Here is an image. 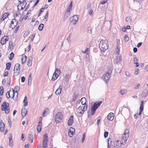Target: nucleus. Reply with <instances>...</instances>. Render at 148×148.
<instances>
[{
	"instance_id": "obj_13",
	"label": "nucleus",
	"mask_w": 148,
	"mask_h": 148,
	"mask_svg": "<svg viewBox=\"0 0 148 148\" xmlns=\"http://www.w3.org/2000/svg\"><path fill=\"white\" fill-rule=\"evenodd\" d=\"M9 39L8 37V36H5L2 38L1 40V43L2 45H3L5 44L7 42Z\"/></svg>"
},
{
	"instance_id": "obj_40",
	"label": "nucleus",
	"mask_w": 148,
	"mask_h": 148,
	"mask_svg": "<svg viewBox=\"0 0 148 148\" xmlns=\"http://www.w3.org/2000/svg\"><path fill=\"white\" fill-rule=\"evenodd\" d=\"M124 40L126 42H127L129 40V38L128 37L127 35L125 34V35Z\"/></svg>"
},
{
	"instance_id": "obj_22",
	"label": "nucleus",
	"mask_w": 148,
	"mask_h": 148,
	"mask_svg": "<svg viewBox=\"0 0 148 148\" xmlns=\"http://www.w3.org/2000/svg\"><path fill=\"white\" fill-rule=\"evenodd\" d=\"M32 61V57H30L29 58L28 61L27 65L29 66H31Z\"/></svg>"
},
{
	"instance_id": "obj_18",
	"label": "nucleus",
	"mask_w": 148,
	"mask_h": 148,
	"mask_svg": "<svg viewBox=\"0 0 148 148\" xmlns=\"http://www.w3.org/2000/svg\"><path fill=\"white\" fill-rule=\"evenodd\" d=\"M114 114L112 112L109 113L108 115L107 118L108 119L112 121L114 118Z\"/></svg>"
},
{
	"instance_id": "obj_48",
	"label": "nucleus",
	"mask_w": 148,
	"mask_h": 148,
	"mask_svg": "<svg viewBox=\"0 0 148 148\" xmlns=\"http://www.w3.org/2000/svg\"><path fill=\"white\" fill-rule=\"evenodd\" d=\"M138 61V59L136 57H135L134 58V63L135 64L136 63H137Z\"/></svg>"
},
{
	"instance_id": "obj_5",
	"label": "nucleus",
	"mask_w": 148,
	"mask_h": 148,
	"mask_svg": "<svg viewBox=\"0 0 148 148\" xmlns=\"http://www.w3.org/2000/svg\"><path fill=\"white\" fill-rule=\"evenodd\" d=\"M112 72V70H110L107 73L103 75L102 78L103 80L106 81V82H108L110 79Z\"/></svg>"
},
{
	"instance_id": "obj_36",
	"label": "nucleus",
	"mask_w": 148,
	"mask_h": 148,
	"mask_svg": "<svg viewBox=\"0 0 148 148\" xmlns=\"http://www.w3.org/2000/svg\"><path fill=\"white\" fill-rule=\"evenodd\" d=\"M73 131H72L71 130H69L68 131V135L70 137H71L73 135Z\"/></svg>"
},
{
	"instance_id": "obj_43",
	"label": "nucleus",
	"mask_w": 148,
	"mask_h": 148,
	"mask_svg": "<svg viewBox=\"0 0 148 148\" xmlns=\"http://www.w3.org/2000/svg\"><path fill=\"white\" fill-rule=\"evenodd\" d=\"M11 90H10V91H8L6 94V97L8 98H10V92H11Z\"/></svg>"
},
{
	"instance_id": "obj_59",
	"label": "nucleus",
	"mask_w": 148,
	"mask_h": 148,
	"mask_svg": "<svg viewBox=\"0 0 148 148\" xmlns=\"http://www.w3.org/2000/svg\"><path fill=\"white\" fill-rule=\"evenodd\" d=\"M5 127H0V131L1 132H3L4 130Z\"/></svg>"
},
{
	"instance_id": "obj_6",
	"label": "nucleus",
	"mask_w": 148,
	"mask_h": 148,
	"mask_svg": "<svg viewBox=\"0 0 148 148\" xmlns=\"http://www.w3.org/2000/svg\"><path fill=\"white\" fill-rule=\"evenodd\" d=\"M63 115L61 112H58L55 115V121L57 123H60L61 122Z\"/></svg>"
},
{
	"instance_id": "obj_10",
	"label": "nucleus",
	"mask_w": 148,
	"mask_h": 148,
	"mask_svg": "<svg viewBox=\"0 0 148 148\" xmlns=\"http://www.w3.org/2000/svg\"><path fill=\"white\" fill-rule=\"evenodd\" d=\"M18 23V21L16 18L13 19L11 22L10 28H11L12 29H14Z\"/></svg>"
},
{
	"instance_id": "obj_8",
	"label": "nucleus",
	"mask_w": 148,
	"mask_h": 148,
	"mask_svg": "<svg viewBox=\"0 0 148 148\" xmlns=\"http://www.w3.org/2000/svg\"><path fill=\"white\" fill-rule=\"evenodd\" d=\"M60 73V70L58 68L56 69V71L53 73L51 80L54 81L56 80L59 77Z\"/></svg>"
},
{
	"instance_id": "obj_1",
	"label": "nucleus",
	"mask_w": 148,
	"mask_h": 148,
	"mask_svg": "<svg viewBox=\"0 0 148 148\" xmlns=\"http://www.w3.org/2000/svg\"><path fill=\"white\" fill-rule=\"evenodd\" d=\"M129 136V131L128 130H126L124 132V134L122 135V138L121 140L120 141H117L116 144L114 145L115 148H120V147L123 148L126 143L127 140Z\"/></svg>"
},
{
	"instance_id": "obj_51",
	"label": "nucleus",
	"mask_w": 148,
	"mask_h": 148,
	"mask_svg": "<svg viewBox=\"0 0 148 148\" xmlns=\"http://www.w3.org/2000/svg\"><path fill=\"white\" fill-rule=\"evenodd\" d=\"M11 82V78L10 77L9 78V80L8 81V83L7 84V86H9L10 85V84Z\"/></svg>"
},
{
	"instance_id": "obj_27",
	"label": "nucleus",
	"mask_w": 148,
	"mask_h": 148,
	"mask_svg": "<svg viewBox=\"0 0 148 148\" xmlns=\"http://www.w3.org/2000/svg\"><path fill=\"white\" fill-rule=\"evenodd\" d=\"M23 102L24 103V106H26L28 105V103L27 101V98L26 96H25L23 101Z\"/></svg>"
},
{
	"instance_id": "obj_20",
	"label": "nucleus",
	"mask_w": 148,
	"mask_h": 148,
	"mask_svg": "<svg viewBox=\"0 0 148 148\" xmlns=\"http://www.w3.org/2000/svg\"><path fill=\"white\" fill-rule=\"evenodd\" d=\"M9 15V13L8 12H6L5 13L3 14V15L1 18V20L2 21H3L6 19Z\"/></svg>"
},
{
	"instance_id": "obj_4",
	"label": "nucleus",
	"mask_w": 148,
	"mask_h": 148,
	"mask_svg": "<svg viewBox=\"0 0 148 148\" xmlns=\"http://www.w3.org/2000/svg\"><path fill=\"white\" fill-rule=\"evenodd\" d=\"M1 110L5 111L6 114H8L10 112V106L9 103L5 101L3 102L1 107Z\"/></svg>"
},
{
	"instance_id": "obj_64",
	"label": "nucleus",
	"mask_w": 148,
	"mask_h": 148,
	"mask_svg": "<svg viewBox=\"0 0 148 148\" xmlns=\"http://www.w3.org/2000/svg\"><path fill=\"white\" fill-rule=\"evenodd\" d=\"M142 42H139V43L138 44V45H137V47H140L141 45H142Z\"/></svg>"
},
{
	"instance_id": "obj_29",
	"label": "nucleus",
	"mask_w": 148,
	"mask_h": 148,
	"mask_svg": "<svg viewBox=\"0 0 148 148\" xmlns=\"http://www.w3.org/2000/svg\"><path fill=\"white\" fill-rule=\"evenodd\" d=\"M81 103L82 105H85L86 102V99L84 97L82 98L81 99Z\"/></svg>"
},
{
	"instance_id": "obj_49",
	"label": "nucleus",
	"mask_w": 148,
	"mask_h": 148,
	"mask_svg": "<svg viewBox=\"0 0 148 148\" xmlns=\"http://www.w3.org/2000/svg\"><path fill=\"white\" fill-rule=\"evenodd\" d=\"M86 137V134L85 133H84L83 136V138L82 139V142L83 143L84 140L85 138Z\"/></svg>"
},
{
	"instance_id": "obj_26",
	"label": "nucleus",
	"mask_w": 148,
	"mask_h": 148,
	"mask_svg": "<svg viewBox=\"0 0 148 148\" xmlns=\"http://www.w3.org/2000/svg\"><path fill=\"white\" fill-rule=\"evenodd\" d=\"M148 91L146 89L144 90L142 92V95L143 96L146 97L148 95L147 92Z\"/></svg>"
},
{
	"instance_id": "obj_28",
	"label": "nucleus",
	"mask_w": 148,
	"mask_h": 148,
	"mask_svg": "<svg viewBox=\"0 0 148 148\" xmlns=\"http://www.w3.org/2000/svg\"><path fill=\"white\" fill-rule=\"evenodd\" d=\"M26 59L27 56H26L24 55L21 58V62H22V64H23L26 61Z\"/></svg>"
},
{
	"instance_id": "obj_15",
	"label": "nucleus",
	"mask_w": 148,
	"mask_h": 148,
	"mask_svg": "<svg viewBox=\"0 0 148 148\" xmlns=\"http://www.w3.org/2000/svg\"><path fill=\"white\" fill-rule=\"evenodd\" d=\"M73 116H71L68 121V124L69 126H71L73 123Z\"/></svg>"
},
{
	"instance_id": "obj_30",
	"label": "nucleus",
	"mask_w": 148,
	"mask_h": 148,
	"mask_svg": "<svg viewBox=\"0 0 148 148\" xmlns=\"http://www.w3.org/2000/svg\"><path fill=\"white\" fill-rule=\"evenodd\" d=\"M11 62H9L6 64V69L8 70H9L10 69L11 66Z\"/></svg>"
},
{
	"instance_id": "obj_54",
	"label": "nucleus",
	"mask_w": 148,
	"mask_h": 148,
	"mask_svg": "<svg viewBox=\"0 0 148 148\" xmlns=\"http://www.w3.org/2000/svg\"><path fill=\"white\" fill-rule=\"evenodd\" d=\"M35 34L33 33L32 36L31 40L32 41V42H33V41L34 40V37H35Z\"/></svg>"
},
{
	"instance_id": "obj_14",
	"label": "nucleus",
	"mask_w": 148,
	"mask_h": 148,
	"mask_svg": "<svg viewBox=\"0 0 148 148\" xmlns=\"http://www.w3.org/2000/svg\"><path fill=\"white\" fill-rule=\"evenodd\" d=\"M122 57L121 56H118L115 58L114 61V63L116 64L120 63L122 61Z\"/></svg>"
},
{
	"instance_id": "obj_62",
	"label": "nucleus",
	"mask_w": 148,
	"mask_h": 148,
	"mask_svg": "<svg viewBox=\"0 0 148 148\" xmlns=\"http://www.w3.org/2000/svg\"><path fill=\"white\" fill-rule=\"evenodd\" d=\"M9 46L10 47V48H13V47H14L13 44H10V43H9Z\"/></svg>"
},
{
	"instance_id": "obj_32",
	"label": "nucleus",
	"mask_w": 148,
	"mask_h": 148,
	"mask_svg": "<svg viewBox=\"0 0 148 148\" xmlns=\"http://www.w3.org/2000/svg\"><path fill=\"white\" fill-rule=\"evenodd\" d=\"M44 25L42 23H41L40 25H39L38 29L40 31H42V29L44 27Z\"/></svg>"
},
{
	"instance_id": "obj_42",
	"label": "nucleus",
	"mask_w": 148,
	"mask_h": 148,
	"mask_svg": "<svg viewBox=\"0 0 148 148\" xmlns=\"http://www.w3.org/2000/svg\"><path fill=\"white\" fill-rule=\"evenodd\" d=\"M72 2L71 1L69 5V6L67 10H70L71 9V8H72Z\"/></svg>"
},
{
	"instance_id": "obj_57",
	"label": "nucleus",
	"mask_w": 148,
	"mask_h": 148,
	"mask_svg": "<svg viewBox=\"0 0 148 148\" xmlns=\"http://www.w3.org/2000/svg\"><path fill=\"white\" fill-rule=\"evenodd\" d=\"M138 70L139 69H136V70H135L134 74L135 75H137L138 74Z\"/></svg>"
},
{
	"instance_id": "obj_21",
	"label": "nucleus",
	"mask_w": 148,
	"mask_h": 148,
	"mask_svg": "<svg viewBox=\"0 0 148 148\" xmlns=\"http://www.w3.org/2000/svg\"><path fill=\"white\" fill-rule=\"evenodd\" d=\"M70 75L69 74H67L64 77V79L67 83L69 82V80L70 78Z\"/></svg>"
},
{
	"instance_id": "obj_41",
	"label": "nucleus",
	"mask_w": 148,
	"mask_h": 148,
	"mask_svg": "<svg viewBox=\"0 0 148 148\" xmlns=\"http://www.w3.org/2000/svg\"><path fill=\"white\" fill-rule=\"evenodd\" d=\"M31 46L30 44H29L27 47V48L26 49H25V51L27 52L29 51L31 49Z\"/></svg>"
},
{
	"instance_id": "obj_63",
	"label": "nucleus",
	"mask_w": 148,
	"mask_h": 148,
	"mask_svg": "<svg viewBox=\"0 0 148 148\" xmlns=\"http://www.w3.org/2000/svg\"><path fill=\"white\" fill-rule=\"evenodd\" d=\"M125 74L127 76H129L130 74L128 72L126 71L125 72Z\"/></svg>"
},
{
	"instance_id": "obj_16",
	"label": "nucleus",
	"mask_w": 148,
	"mask_h": 148,
	"mask_svg": "<svg viewBox=\"0 0 148 148\" xmlns=\"http://www.w3.org/2000/svg\"><path fill=\"white\" fill-rule=\"evenodd\" d=\"M27 114V109L25 108H22L21 110V115L23 118Z\"/></svg>"
},
{
	"instance_id": "obj_60",
	"label": "nucleus",
	"mask_w": 148,
	"mask_h": 148,
	"mask_svg": "<svg viewBox=\"0 0 148 148\" xmlns=\"http://www.w3.org/2000/svg\"><path fill=\"white\" fill-rule=\"evenodd\" d=\"M137 49L136 47H134L133 48V51L134 53H135L137 52Z\"/></svg>"
},
{
	"instance_id": "obj_35",
	"label": "nucleus",
	"mask_w": 148,
	"mask_h": 148,
	"mask_svg": "<svg viewBox=\"0 0 148 148\" xmlns=\"http://www.w3.org/2000/svg\"><path fill=\"white\" fill-rule=\"evenodd\" d=\"M3 87L1 86L0 87V95L2 96L3 93Z\"/></svg>"
},
{
	"instance_id": "obj_53",
	"label": "nucleus",
	"mask_w": 148,
	"mask_h": 148,
	"mask_svg": "<svg viewBox=\"0 0 148 148\" xmlns=\"http://www.w3.org/2000/svg\"><path fill=\"white\" fill-rule=\"evenodd\" d=\"M101 118L100 117H98V119L97 120V125L98 126V125L99 124V121H100V120H101Z\"/></svg>"
},
{
	"instance_id": "obj_23",
	"label": "nucleus",
	"mask_w": 148,
	"mask_h": 148,
	"mask_svg": "<svg viewBox=\"0 0 148 148\" xmlns=\"http://www.w3.org/2000/svg\"><path fill=\"white\" fill-rule=\"evenodd\" d=\"M78 96V94L76 92H74V94L72 97V101H75V100H76V99L77 98Z\"/></svg>"
},
{
	"instance_id": "obj_37",
	"label": "nucleus",
	"mask_w": 148,
	"mask_h": 148,
	"mask_svg": "<svg viewBox=\"0 0 148 148\" xmlns=\"http://www.w3.org/2000/svg\"><path fill=\"white\" fill-rule=\"evenodd\" d=\"M140 87V84L137 83L134 86V88L136 89H138Z\"/></svg>"
},
{
	"instance_id": "obj_38",
	"label": "nucleus",
	"mask_w": 148,
	"mask_h": 148,
	"mask_svg": "<svg viewBox=\"0 0 148 148\" xmlns=\"http://www.w3.org/2000/svg\"><path fill=\"white\" fill-rule=\"evenodd\" d=\"M18 1L19 2L22 3L23 5H26L27 3L25 1L26 0H18Z\"/></svg>"
},
{
	"instance_id": "obj_7",
	"label": "nucleus",
	"mask_w": 148,
	"mask_h": 148,
	"mask_svg": "<svg viewBox=\"0 0 148 148\" xmlns=\"http://www.w3.org/2000/svg\"><path fill=\"white\" fill-rule=\"evenodd\" d=\"M20 65L18 63L16 64L14 67V76H17L20 73Z\"/></svg>"
},
{
	"instance_id": "obj_17",
	"label": "nucleus",
	"mask_w": 148,
	"mask_h": 148,
	"mask_svg": "<svg viewBox=\"0 0 148 148\" xmlns=\"http://www.w3.org/2000/svg\"><path fill=\"white\" fill-rule=\"evenodd\" d=\"M70 10H67L65 13L64 17L63 19L64 21L66 20L70 16Z\"/></svg>"
},
{
	"instance_id": "obj_33",
	"label": "nucleus",
	"mask_w": 148,
	"mask_h": 148,
	"mask_svg": "<svg viewBox=\"0 0 148 148\" xmlns=\"http://www.w3.org/2000/svg\"><path fill=\"white\" fill-rule=\"evenodd\" d=\"M14 54L13 52H12L9 55V57L10 60H12L14 57Z\"/></svg>"
},
{
	"instance_id": "obj_2",
	"label": "nucleus",
	"mask_w": 148,
	"mask_h": 148,
	"mask_svg": "<svg viewBox=\"0 0 148 148\" xmlns=\"http://www.w3.org/2000/svg\"><path fill=\"white\" fill-rule=\"evenodd\" d=\"M102 103L101 101H98L95 103L92 106L90 110H88V117L90 116H92L94 114L96 111V110L98 107Z\"/></svg>"
},
{
	"instance_id": "obj_11",
	"label": "nucleus",
	"mask_w": 148,
	"mask_h": 148,
	"mask_svg": "<svg viewBox=\"0 0 148 148\" xmlns=\"http://www.w3.org/2000/svg\"><path fill=\"white\" fill-rule=\"evenodd\" d=\"M78 19V16L77 15H74L72 17H70V20L71 22L73 24H75Z\"/></svg>"
},
{
	"instance_id": "obj_45",
	"label": "nucleus",
	"mask_w": 148,
	"mask_h": 148,
	"mask_svg": "<svg viewBox=\"0 0 148 148\" xmlns=\"http://www.w3.org/2000/svg\"><path fill=\"white\" fill-rule=\"evenodd\" d=\"M88 33L89 34H91V28L90 27H88L87 29Z\"/></svg>"
},
{
	"instance_id": "obj_55",
	"label": "nucleus",
	"mask_w": 148,
	"mask_h": 148,
	"mask_svg": "<svg viewBox=\"0 0 148 148\" xmlns=\"http://www.w3.org/2000/svg\"><path fill=\"white\" fill-rule=\"evenodd\" d=\"M19 27V26H17L16 27V29H15V30L14 31V33H17V32L18 31V30Z\"/></svg>"
},
{
	"instance_id": "obj_3",
	"label": "nucleus",
	"mask_w": 148,
	"mask_h": 148,
	"mask_svg": "<svg viewBox=\"0 0 148 148\" xmlns=\"http://www.w3.org/2000/svg\"><path fill=\"white\" fill-rule=\"evenodd\" d=\"M99 48L101 51L103 52L108 49V44L106 40H101L99 45Z\"/></svg>"
},
{
	"instance_id": "obj_52",
	"label": "nucleus",
	"mask_w": 148,
	"mask_h": 148,
	"mask_svg": "<svg viewBox=\"0 0 148 148\" xmlns=\"http://www.w3.org/2000/svg\"><path fill=\"white\" fill-rule=\"evenodd\" d=\"M8 74V72L7 71H5L3 74V76L4 77L7 76Z\"/></svg>"
},
{
	"instance_id": "obj_39",
	"label": "nucleus",
	"mask_w": 148,
	"mask_h": 148,
	"mask_svg": "<svg viewBox=\"0 0 148 148\" xmlns=\"http://www.w3.org/2000/svg\"><path fill=\"white\" fill-rule=\"evenodd\" d=\"M29 33V30H27L26 31L23 35V36L24 37H27V36L28 35Z\"/></svg>"
},
{
	"instance_id": "obj_25",
	"label": "nucleus",
	"mask_w": 148,
	"mask_h": 148,
	"mask_svg": "<svg viewBox=\"0 0 148 148\" xmlns=\"http://www.w3.org/2000/svg\"><path fill=\"white\" fill-rule=\"evenodd\" d=\"M28 138L29 140L30 141H31V143H33V135L32 134H29L28 135Z\"/></svg>"
},
{
	"instance_id": "obj_9",
	"label": "nucleus",
	"mask_w": 148,
	"mask_h": 148,
	"mask_svg": "<svg viewBox=\"0 0 148 148\" xmlns=\"http://www.w3.org/2000/svg\"><path fill=\"white\" fill-rule=\"evenodd\" d=\"M43 147L44 148L47 147L48 143V136L47 134H45L43 136Z\"/></svg>"
},
{
	"instance_id": "obj_12",
	"label": "nucleus",
	"mask_w": 148,
	"mask_h": 148,
	"mask_svg": "<svg viewBox=\"0 0 148 148\" xmlns=\"http://www.w3.org/2000/svg\"><path fill=\"white\" fill-rule=\"evenodd\" d=\"M15 89L16 90L15 92H16L17 93V95H16V97H15L14 98V95L15 94V91L14 89L13 90V91H12L13 92V97L12 98H13V99L15 101H16L17 99V96L18 95V91L20 89V88L18 86H16L15 87Z\"/></svg>"
},
{
	"instance_id": "obj_19",
	"label": "nucleus",
	"mask_w": 148,
	"mask_h": 148,
	"mask_svg": "<svg viewBox=\"0 0 148 148\" xmlns=\"http://www.w3.org/2000/svg\"><path fill=\"white\" fill-rule=\"evenodd\" d=\"M62 89V87L61 85H60L58 88L55 91V94L57 95H59L61 92Z\"/></svg>"
},
{
	"instance_id": "obj_34",
	"label": "nucleus",
	"mask_w": 148,
	"mask_h": 148,
	"mask_svg": "<svg viewBox=\"0 0 148 148\" xmlns=\"http://www.w3.org/2000/svg\"><path fill=\"white\" fill-rule=\"evenodd\" d=\"M132 18L130 16H127L125 19L127 23H130L131 22Z\"/></svg>"
},
{
	"instance_id": "obj_47",
	"label": "nucleus",
	"mask_w": 148,
	"mask_h": 148,
	"mask_svg": "<svg viewBox=\"0 0 148 148\" xmlns=\"http://www.w3.org/2000/svg\"><path fill=\"white\" fill-rule=\"evenodd\" d=\"M87 108V105H85L84 106V108L82 110V111L84 112L86 110Z\"/></svg>"
},
{
	"instance_id": "obj_24",
	"label": "nucleus",
	"mask_w": 148,
	"mask_h": 148,
	"mask_svg": "<svg viewBox=\"0 0 148 148\" xmlns=\"http://www.w3.org/2000/svg\"><path fill=\"white\" fill-rule=\"evenodd\" d=\"M23 4L22 3H20L18 5V9L19 10H21L23 9L25 7V5H23V7H21V5Z\"/></svg>"
},
{
	"instance_id": "obj_61",
	"label": "nucleus",
	"mask_w": 148,
	"mask_h": 148,
	"mask_svg": "<svg viewBox=\"0 0 148 148\" xmlns=\"http://www.w3.org/2000/svg\"><path fill=\"white\" fill-rule=\"evenodd\" d=\"M88 48H86L84 51H82V52L83 53H86L88 51Z\"/></svg>"
},
{
	"instance_id": "obj_56",
	"label": "nucleus",
	"mask_w": 148,
	"mask_h": 148,
	"mask_svg": "<svg viewBox=\"0 0 148 148\" xmlns=\"http://www.w3.org/2000/svg\"><path fill=\"white\" fill-rule=\"evenodd\" d=\"M25 77L24 76H23L21 78V81L22 82H25Z\"/></svg>"
},
{
	"instance_id": "obj_44",
	"label": "nucleus",
	"mask_w": 148,
	"mask_h": 148,
	"mask_svg": "<svg viewBox=\"0 0 148 148\" xmlns=\"http://www.w3.org/2000/svg\"><path fill=\"white\" fill-rule=\"evenodd\" d=\"M126 91L125 90H121L120 91V93L121 95H123L126 93Z\"/></svg>"
},
{
	"instance_id": "obj_46",
	"label": "nucleus",
	"mask_w": 148,
	"mask_h": 148,
	"mask_svg": "<svg viewBox=\"0 0 148 148\" xmlns=\"http://www.w3.org/2000/svg\"><path fill=\"white\" fill-rule=\"evenodd\" d=\"M108 132H104V136L105 138H106L108 137Z\"/></svg>"
},
{
	"instance_id": "obj_50",
	"label": "nucleus",
	"mask_w": 148,
	"mask_h": 148,
	"mask_svg": "<svg viewBox=\"0 0 148 148\" xmlns=\"http://www.w3.org/2000/svg\"><path fill=\"white\" fill-rule=\"evenodd\" d=\"M108 0H104V1H102L100 2V4H101L103 5L107 2Z\"/></svg>"
},
{
	"instance_id": "obj_58",
	"label": "nucleus",
	"mask_w": 148,
	"mask_h": 148,
	"mask_svg": "<svg viewBox=\"0 0 148 148\" xmlns=\"http://www.w3.org/2000/svg\"><path fill=\"white\" fill-rule=\"evenodd\" d=\"M143 105H140L139 108V110H143Z\"/></svg>"
},
{
	"instance_id": "obj_31",
	"label": "nucleus",
	"mask_w": 148,
	"mask_h": 148,
	"mask_svg": "<svg viewBox=\"0 0 148 148\" xmlns=\"http://www.w3.org/2000/svg\"><path fill=\"white\" fill-rule=\"evenodd\" d=\"M41 125L38 124L37 126L36 129L38 133H39L41 131Z\"/></svg>"
}]
</instances>
